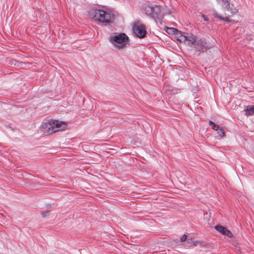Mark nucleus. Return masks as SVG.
I'll return each instance as SVG.
<instances>
[{"mask_svg":"<svg viewBox=\"0 0 254 254\" xmlns=\"http://www.w3.org/2000/svg\"><path fill=\"white\" fill-rule=\"evenodd\" d=\"M88 16L94 21L104 26L113 23L115 17V14L111 11L97 9L90 10Z\"/></svg>","mask_w":254,"mask_h":254,"instance_id":"f257e3e1","label":"nucleus"},{"mask_svg":"<svg viewBox=\"0 0 254 254\" xmlns=\"http://www.w3.org/2000/svg\"><path fill=\"white\" fill-rule=\"evenodd\" d=\"M66 124L58 120L50 121L43 123L41 125L42 132L44 133L51 134L66 128Z\"/></svg>","mask_w":254,"mask_h":254,"instance_id":"f03ea898","label":"nucleus"},{"mask_svg":"<svg viewBox=\"0 0 254 254\" xmlns=\"http://www.w3.org/2000/svg\"><path fill=\"white\" fill-rule=\"evenodd\" d=\"M128 39V37L125 33H120L110 37V42L119 49L126 47V42Z\"/></svg>","mask_w":254,"mask_h":254,"instance_id":"7ed1b4c3","label":"nucleus"},{"mask_svg":"<svg viewBox=\"0 0 254 254\" xmlns=\"http://www.w3.org/2000/svg\"><path fill=\"white\" fill-rule=\"evenodd\" d=\"M193 38L194 41L192 43H189V46L194 48L196 51L205 52L209 49L208 44L205 40L201 39L197 40L194 35Z\"/></svg>","mask_w":254,"mask_h":254,"instance_id":"20e7f679","label":"nucleus"},{"mask_svg":"<svg viewBox=\"0 0 254 254\" xmlns=\"http://www.w3.org/2000/svg\"><path fill=\"white\" fill-rule=\"evenodd\" d=\"M145 13L154 19L160 18L161 17V6L155 5H147L144 8Z\"/></svg>","mask_w":254,"mask_h":254,"instance_id":"39448f33","label":"nucleus"},{"mask_svg":"<svg viewBox=\"0 0 254 254\" xmlns=\"http://www.w3.org/2000/svg\"><path fill=\"white\" fill-rule=\"evenodd\" d=\"M169 29L171 30L174 34H175L177 39L180 42H187V44L189 45V43H192V42L194 41L193 35L186 36L185 35L182 34L180 31L175 28H171Z\"/></svg>","mask_w":254,"mask_h":254,"instance_id":"423d86ee","label":"nucleus"},{"mask_svg":"<svg viewBox=\"0 0 254 254\" xmlns=\"http://www.w3.org/2000/svg\"><path fill=\"white\" fill-rule=\"evenodd\" d=\"M133 31L137 37L140 38H143L146 33L144 26L142 25H136L133 27Z\"/></svg>","mask_w":254,"mask_h":254,"instance_id":"0eeeda50","label":"nucleus"},{"mask_svg":"<svg viewBox=\"0 0 254 254\" xmlns=\"http://www.w3.org/2000/svg\"><path fill=\"white\" fill-rule=\"evenodd\" d=\"M215 229L221 234L227 236L229 238H232L233 237L232 233L226 227L221 225H216L215 226Z\"/></svg>","mask_w":254,"mask_h":254,"instance_id":"6e6552de","label":"nucleus"},{"mask_svg":"<svg viewBox=\"0 0 254 254\" xmlns=\"http://www.w3.org/2000/svg\"><path fill=\"white\" fill-rule=\"evenodd\" d=\"M220 4L222 5L223 8H224L226 10H229L231 11V13L233 14L237 12V10L236 9H232L230 6V3L227 0H220Z\"/></svg>","mask_w":254,"mask_h":254,"instance_id":"1a4fd4ad","label":"nucleus"},{"mask_svg":"<svg viewBox=\"0 0 254 254\" xmlns=\"http://www.w3.org/2000/svg\"><path fill=\"white\" fill-rule=\"evenodd\" d=\"M212 128L217 131V133L220 136L223 137L225 136V131L224 129L219 125L214 124V126L212 127Z\"/></svg>","mask_w":254,"mask_h":254,"instance_id":"9d476101","label":"nucleus"},{"mask_svg":"<svg viewBox=\"0 0 254 254\" xmlns=\"http://www.w3.org/2000/svg\"><path fill=\"white\" fill-rule=\"evenodd\" d=\"M245 115L247 116L254 115V105L248 106L245 109Z\"/></svg>","mask_w":254,"mask_h":254,"instance_id":"9b49d317","label":"nucleus"},{"mask_svg":"<svg viewBox=\"0 0 254 254\" xmlns=\"http://www.w3.org/2000/svg\"><path fill=\"white\" fill-rule=\"evenodd\" d=\"M213 13L214 16L216 18L218 19L219 20H224V21H225L227 22L230 21V19L228 17H222V16H220L215 10H214Z\"/></svg>","mask_w":254,"mask_h":254,"instance_id":"f8f14e48","label":"nucleus"},{"mask_svg":"<svg viewBox=\"0 0 254 254\" xmlns=\"http://www.w3.org/2000/svg\"><path fill=\"white\" fill-rule=\"evenodd\" d=\"M187 236L185 234L183 235V236L181 238V241L182 242H185L187 240Z\"/></svg>","mask_w":254,"mask_h":254,"instance_id":"ddd939ff","label":"nucleus"},{"mask_svg":"<svg viewBox=\"0 0 254 254\" xmlns=\"http://www.w3.org/2000/svg\"><path fill=\"white\" fill-rule=\"evenodd\" d=\"M187 242H188V244H189V246H190L193 245H195L193 241H192L191 240L190 241L189 239H188Z\"/></svg>","mask_w":254,"mask_h":254,"instance_id":"4468645a","label":"nucleus"},{"mask_svg":"<svg viewBox=\"0 0 254 254\" xmlns=\"http://www.w3.org/2000/svg\"><path fill=\"white\" fill-rule=\"evenodd\" d=\"M201 17L202 18V19L205 21H207L208 20V18L207 17H206L205 15H201Z\"/></svg>","mask_w":254,"mask_h":254,"instance_id":"2eb2a0df","label":"nucleus"},{"mask_svg":"<svg viewBox=\"0 0 254 254\" xmlns=\"http://www.w3.org/2000/svg\"><path fill=\"white\" fill-rule=\"evenodd\" d=\"M209 124L210 125H213V126H212V127L214 126V124H214L212 121H209Z\"/></svg>","mask_w":254,"mask_h":254,"instance_id":"dca6fc26","label":"nucleus"},{"mask_svg":"<svg viewBox=\"0 0 254 254\" xmlns=\"http://www.w3.org/2000/svg\"><path fill=\"white\" fill-rule=\"evenodd\" d=\"M218 2H219V3H220L221 0H219V1H218Z\"/></svg>","mask_w":254,"mask_h":254,"instance_id":"f3484780","label":"nucleus"}]
</instances>
